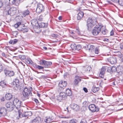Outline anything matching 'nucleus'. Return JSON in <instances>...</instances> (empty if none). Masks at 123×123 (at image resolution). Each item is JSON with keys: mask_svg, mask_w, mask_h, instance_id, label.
Wrapping results in <instances>:
<instances>
[{"mask_svg": "<svg viewBox=\"0 0 123 123\" xmlns=\"http://www.w3.org/2000/svg\"><path fill=\"white\" fill-rule=\"evenodd\" d=\"M97 22L96 20L93 18H89L87 21V25L88 30L92 28L97 24Z\"/></svg>", "mask_w": 123, "mask_h": 123, "instance_id": "f257e3e1", "label": "nucleus"}, {"mask_svg": "<svg viewBox=\"0 0 123 123\" xmlns=\"http://www.w3.org/2000/svg\"><path fill=\"white\" fill-rule=\"evenodd\" d=\"M102 27V26L101 25H96L92 30V33L93 35L95 36L98 35L100 32Z\"/></svg>", "mask_w": 123, "mask_h": 123, "instance_id": "f03ea898", "label": "nucleus"}, {"mask_svg": "<svg viewBox=\"0 0 123 123\" xmlns=\"http://www.w3.org/2000/svg\"><path fill=\"white\" fill-rule=\"evenodd\" d=\"M30 95V92L27 87H25L23 92V95L22 99L24 101L28 99V97Z\"/></svg>", "mask_w": 123, "mask_h": 123, "instance_id": "7ed1b4c3", "label": "nucleus"}, {"mask_svg": "<svg viewBox=\"0 0 123 123\" xmlns=\"http://www.w3.org/2000/svg\"><path fill=\"white\" fill-rule=\"evenodd\" d=\"M6 12V13H7L8 15L12 16L16 13L17 9L16 8L14 7L9 8V10H7Z\"/></svg>", "mask_w": 123, "mask_h": 123, "instance_id": "20e7f679", "label": "nucleus"}, {"mask_svg": "<svg viewBox=\"0 0 123 123\" xmlns=\"http://www.w3.org/2000/svg\"><path fill=\"white\" fill-rule=\"evenodd\" d=\"M6 106L7 108V110L9 111H13L15 107L14 105L11 102L6 103Z\"/></svg>", "mask_w": 123, "mask_h": 123, "instance_id": "39448f33", "label": "nucleus"}, {"mask_svg": "<svg viewBox=\"0 0 123 123\" xmlns=\"http://www.w3.org/2000/svg\"><path fill=\"white\" fill-rule=\"evenodd\" d=\"M32 115V112L30 111L24 112L23 113H22L21 112L20 113L19 112L18 113L19 117L20 118L23 117H27V118H28L29 116H31Z\"/></svg>", "mask_w": 123, "mask_h": 123, "instance_id": "423d86ee", "label": "nucleus"}, {"mask_svg": "<svg viewBox=\"0 0 123 123\" xmlns=\"http://www.w3.org/2000/svg\"><path fill=\"white\" fill-rule=\"evenodd\" d=\"M40 64L44 65L45 68L49 67L52 64V62H48L43 60H41L39 62Z\"/></svg>", "mask_w": 123, "mask_h": 123, "instance_id": "0eeeda50", "label": "nucleus"}, {"mask_svg": "<svg viewBox=\"0 0 123 123\" xmlns=\"http://www.w3.org/2000/svg\"><path fill=\"white\" fill-rule=\"evenodd\" d=\"M88 108L89 110L92 112H97L98 111L99 108L98 107H96L93 104H91L89 106Z\"/></svg>", "mask_w": 123, "mask_h": 123, "instance_id": "6e6552de", "label": "nucleus"}, {"mask_svg": "<svg viewBox=\"0 0 123 123\" xmlns=\"http://www.w3.org/2000/svg\"><path fill=\"white\" fill-rule=\"evenodd\" d=\"M12 103L17 108L20 107L21 105V102L17 98H14L13 101Z\"/></svg>", "mask_w": 123, "mask_h": 123, "instance_id": "1a4fd4ad", "label": "nucleus"}, {"mask_svg": "<svg viewBox=\"0 0 123 123\" xmlns=\"http://www.w3.org/2000/svg\"><path fill=\"white\" fill-rule=\"evenodd\" d=\"M67 97V95L64 92H61L60 93L59 96L58 97L57 100L61 101L62 99H65Z\"/></svg>", "mask_w": 123, "mask_h": 123, "instance_id": "9d476101", "label": "nucleus"}, {"mask_svg": "<svg viewBox=\"0 0 123 123\" xmlns=\"http://www.w3.org/2000/svg\"><path fill=\"white\" fill-rule=\"evenodd\" d=\"M44 7L42 4H39L37 5L36 12L38 13H40L41 12L44 11Z\"/></svg>", "mask_w": 123, "mask_h": 123, "instance_id": "9b49d317", "label": "nucleus"}, {"mask_svg": "<svg viewBox=\"0 0 123 123\" xmlns=\"http://www.w3.org/2000/svg\"><path fill=\"white\" fill-rule=\"evenodd\" d=\"M70 106L71 108L76 111H79L80 109L79 106L74 103L71 104Z\"/></svg>", "mask_w": 123, "mask_h": 123, "instance_id": "f8f14e48", "label": "nucleus"}, {"mask_svg": "<svg viewBox=\"0 0 123 123\" xmlns=\"http://www.w3.org/2000/svg\"><path fill=\"white\" fill-rule=\"evenodd\" d=\"M108 62L111 64H114L116 63L117 59L116 57H112L108 59Z\"/></svg>", "mask_w": 123, "mask_h": 123, "instance_id": "ddd939ff", "label": "nucleus"}, {"mask_svg": "<svg viewBox=\"0 0 123 123\" xmlns=\"http://www.w3.org/2000/svg\"><path fill=\"white\" fill-rule=\"evenodd\" d=\"M4 72L6 76L8 75L9 76H13L14 75V72L12 71H10L7 69H5Z\"/></svg>", "mask_w": 123, "mask_h": 123, "instance_id": "4468645a", "label": "nucleus"}, {"mask_svg": "<svg viewBox=\"0 0 123 123\" xmlns=\"http://www.w3.org/2000/svg\"><path fill=\"white\" fill-rule=\"evenodd\" d=\"M20 0H9L10 4L18 6L20 3Z\"/></svg>", "mask_w": 123, "mask_h": 123, "instance_id": "2eb2a0df", "label": "nucleus"}, {"mask_svg": "<svg viewBox=\"0 0 123 123\" xmlns=\"http://www.w3.org/2000/svg\"><path fill=\"white\" fill-rule=\"evenodd\" d=\"M41 123V118L38 117L31 120L29 123Z\"/></svg>", "mask_w": 123, "mask_h": 123, "instance_id": "dca6fc26", "label": "nucleus"}, {"mask_svg": "<svg viewBox=\"0 0 123 123\" xmlns=\"http://www.w3.org/2000/svg\"><path fill=\"white\" fill-rule=\"evenodd\" d=\"M106 69V67H104L102 68L99 74V76L101 78H104Z\"/></svg>", "mask_w": 123, "mask_h": 123, "instance_id": "f3484780", "label": "nucleus"}, {"mask_svg": "<svg viewBox=\"0 0 123 123\" xmlns=\"http://www.w3.org/2000/svg\"><path fill=\"white\" fill-rule=\"evenodd\" d=\"M95 48L94 46L89 44L86 45V46H85L86 49H88L89 51H90L91 52Z\"/></svg>", "mask_w": 123, "mask_h": 123, "instance_id": "a211bd4d", "label": "nucleus"}, {"mask_svg": "<svg viewBox=\"0 0 123 123\" xmlns=\"http://www.w3.org/2000/svg\"><path fill=\"white\" fill-rule=\"evenodd\" d=\"M6 110L5 108L2 107L0 109V114L3 115H6Z\"/></svg>", "mask_w": 123, "mask_h": 123, "instance_id": "6ab92c4d", "label": "nucleus"}, {"mask_svg": "<svg viewBox=\"0 0 123 123\" xmlns=\"http://www.w3.org/2000/svg\"><path fill=\"white\" fill-rule=\"evenodd\" d=\"M81 80L80 78L78 76L75 77L74 81V84L75 85H77L79 82Z\"/></svg>", "mask_w": 123, "mask_h": 123, "instance_id": "aec40b11", "label": "nucleus"}, {"mask_svg": "<svg viewBox=\"0 0 123 123\" xmlns=\"http://www.w3.org/2000/svg\"><path fill=\"white\" fill-rule=\"evenodd\" d=\"M67 84L66 82L65 81L63 82L62 81H61L59 82V85L60 87L62 88L63 87L65 86Z\"/></svg>", "mask_w": 123, "mask_h": 123, "instance_id": "412c9836", "label": "nucleus"}, {"mask_svg": "<svg viewBox=\"0 0 123 123\" xmlns=\"http://www.w3.org/2000/svg\"><path fill=\"white\" fill-rule=\"evenodd\" d=\"M84 13L82 11H80L78 13L77 16V19L78 20H80L83 17L84 15Z\"/></svg>", "mask_w": 123, "mask_h": 123, "instance_id": "4be33fe9", "label": "nucleus"}, {"mask_svg": "<svg viewBox=\"0 0 123 123\" xmlns=\"http://www.w3.org/2000/svg\"><path fill=\"white\" fill-rule=\"evenodd\" d=\"M23 27L22 28H21V27L19 26L18 27V30L19 31H23V32H26L28 31V30L25 27V26L23 25Z\"/></svg>", "mask_w": 123, "mask_h": 123, "instance_id": "5701e85b", "label": "nucleus"}, {"mask_svg": "<svg viewBox=\"0 0 123 123\" xmlns=\"http://www.w3.org/2000/svg\"><path fill=\"white\" fill-rule=\"evenodd\" d=\"M5 97L6 99L8 100H11L13 98L12 95L9 93L6 94L5 95Z\"/></svg>", "mask_w": 123, "mask_h": 123, "instance_id": "b1692460", "label": "nucleus"}, {"mask_svg": "<svg viewBox=\"0 0 123 123\" xmlns=\"http://www.w3.org/2000/svg\"><path fill=\"white\" fill-rule=\"evenodd\" d=\"M30 13L29 10L27 9L23 12H22V15L23 16L25 17L26 15H28Z\"/></svg>", "mask_w": 123, "mask_h": 123, "instance_id": "393cba45", "label": "nucleus"}, {"mask_svg": "<svg viewBox=\"0 0 123 123\" xmlns=\"http://www.w3.org/2000/svg\"><path fill=\"white\" fill-rule=\"evenodd\" d=\"M31 23L32 25L34 26H35L38 25L37 21L35 19H33L31 21Z\"/></svg>", "mask_w": 123, "mask_h": 123, "instance_id": "a878e982", "label": "nucleus"}, {"mask_svg": "<svg viewBox=\"0 0 123 123\" xmlns=\"http://www.w3.org/2000/svg\"><path fill=\"white\" fill-rule=\"evenodd\" d=\"M0 85L3 87H6L7 86V84L5 81L4 80L1 81L0 82Z\"/></svg>", "mask_w": 123, "mask_h": 123, "instance_id": "bb28decb", "label": "nucleus"}, {"mask_svg": "<svg viewBox=\"0 0 123 123\" xmlns=\"http://www.w3.org/2000/svg\"><path fill=\"white\" fill-rule=\"evenodd\" d=\"M85 68V71L87 72H89L91 71V67L87 65L86 66Z\"/></svg>", "mask_w": 123, "mask_h": 123, "instance_id": "cd10ccee", "label": "nucleus"}, {"mask_svg": "<svg viewBox=\"0 0 123 123\" xmlns=\"http://www.w3.org/2000/svg\"><path fill=\"white\" fill-rule=\"evenodd\" d=\"M66 94L67 96H70L72 95V92L71 91L68 89H67L66 90Z\"/></svg>", "mask_w": 123, "mask_h": 123, "instance_id": "c85d7f7f", "label": "nucleus"}, {"mask_svg": "<svg viewBox=\"0 0 123 123\" xmlns=\"http://www.w3.org/2000/svg\"><path fill=\"white\" fill-rule=\"evenodd\" d=\"M88 2L87 0H82L81 2L82 4L84 5H86L88 6Z\"/></svg>", "mask_w": 123, "mask_h": 123, "instance_id": "c756f323", "label": "nucleus"}, {"mask_svg": "<svg viewBox=\"0 0 123 123\" xmlns=\"http://www.w3.org/2000/svg\"><path fill=\"white\" fill-rule=\"evenodd\" d=\"M76 44L75 43H73L70 46V47L73 50H76Z\"/></svg>", "mask_w": 123, "mask_h": 123, "instance_id": "7c9ffc66", "label": "nucleus"}, {"mask_svg": "<svg viewBox=\"0 0 123 123\" xmlns=\"http://www.w3.org/2000/svg\"><path fill=\"white\" fill-rule=\"evenodd\" d=\"M47 24H45L43 23H41L40 24L39 26L41 27H46L47 26Z\"/></svg>", "mask_w": 123, "mask_h": 123, "instance_id": "2f4dec72", "label": "nucleus"}, {"mask_svg": "<svg viewBox=\"0 0 123 123\" xmlns=\"http://www.w3.org/2000/svg\"><path fill=\"white\" fill-rule=\"evenodd\" d=\"M99 90V88L98 87H93L92 90L93 91V92L95 93L98 91Z\"/></svg>", "mask_w": 123, "mask_h": 123, "instance_id": "473e14b6", "label": "nucleus"}, {"mask_svg": "<svg viewBox=\"0 0 123 123\" xmlns=\"http://www.w3.org/2000/svg\"><path fill=\"white\" fill-rule=\"evenodd\" d=\"M111 72L112 73L113 72H115L117 70V68L115 66L111 67Z\"/></svg>", "mask_w": 123, "mask_h": 123, "instance_id": "72a5a7b5", "label": "nucleus"}, {"mask_svg": "<svg viewBox=\"0 0 123 123\" xmlns=\"http://www.w3.org/2000/svg\"><path fill=\"white\" fill-rule=\"evenodd\" d=\"M26 61L29 64H32L33 63V62L32 61L30 58H28L27 59H26Z\"/></svg>", "mask_w": 123, "mask_h": 123, "instance_id": "f704fd0d", "label": "nucleus"}, {"mask_svg": "<svg viewBox=\"0 0 123 123\" xmlns=\"http://www.w3.org/2000/svg\"><path fill=\"white\" fill-rule=\"evenodd\" d=\"M18 57L22 60H24L25 59V57L24 55H19Z\"/></svg>", "mask_w": 123, "mask_h": 123, "instance_id": "c9c22d12", "label": "nucleus"}, {"mask_svg": "<svg viewBox=\"0 0 123 123\" xmlns=\"http://www.w3.org/2000/svg\"><path fill=\"white\" fill-rule=\"evenodd\" d=\"M111 67H108L107 68V71L108 72L110 73H112L111 70Z\"/></svg>", "mask_w": 123, "mask_h": 123, "instance_id": "e433bc0d", "label": "nucleus"}, {"mask_svg": "<svg viewBox=\"0 0 123 123\" xmlns=\"http://www.w3.org/2000/svg\"><path fill=\"white\" fill-rule=\"evenodd\" d=\"M21 24V23L20 22H18L15 25L14 27L16 28H18V27L20 26V25Z\"/></svg>", "mask_w": 123, "mask_h": 123, "instance_id": "4c0bfd02", "label": "nucleus"}, {"mask_svg": "<svg viewBox=\"0 0 123 123\" xmlns=\"http://www.w3.org/2000/svg\"><path fill=\"white\" fill-rule=\"evenodd\" d=\"M83 105L86 107H88V102L86 101H85L83 103Z\"/></svg>", "mask_w": 123, "mask_h": 123, "instance_id": "58836bf2", "label": "nucleus"}, {"mask_svg": "<svg viewBox=\"0 0 123 123\" xmlns=\"http://www.w3.org/2000/svg\"><path fill=\"white\" fill-rule=\"evenodd\" d=\"M95 52L96 54H98L99 52V49L97 48H96L95 50Z\"/></svg>", "mask_w": 123, "mask_h": 123, "instance_id": "ea45409f", "label": "nucleus"}, {"mask_svg": "<svg viewBox=\"0 0 123 123\" xmlns=\"http://www.w3.org/2000/svg\"><path fill=\"white\" fill-rule=\"evenodd\" d=\"M53 119L51 118V119L50 118H49L46 119V122L47 123H50L52 122V120Z\"/></svg>", "mask_w": 123, "mask_h": 123, "instance_id": "a19ab883", "label": "nucleus"}, {"mask_svg": "<svg viewBox=\"0 0 123 123\" xmlns=\"http://www.w3.org/2000/svg\"><path fill=\"white\" fill-rule=\"evenodd\" d=\"M77 121L76 120L74 119H73L70 120V123H76Z\"/></svg>", "mask_w": 123, "mask_h": 123, "instance_id": "79ce46f5", "label": "nucleus"}, {"mask_svg": "<svg viewBox=\"0 0 123 123\" xmlns=\"http://www.w3.org/2000/svg\"><path fill=\"white\" fill-rule=\"evenodd\" d=\"M76 50H80L81 48V46L80 45H76Z\"/></svg>", "mask_w": 123, "mask_h": 123, "instance_id": "37998d69", "label": "nucleus"}, {"mask_svg": "<svg viewBox=\"0 0 123 123\" xmlns=\"http://www.w3.org/2000/svg\"><path fill=\"white\" fill-rule=\"evenodd\" d=\"M11 84L12 85H13L14 86H16V87H17L18 86V84H17L14 81L12 82Z\"/></svg>", "mask_w": 123, "mask_h": 123, "instance_id": "c03bdc74", "label": "nucleus"}, {"mask_svg": "<svg viewBox=\"0 0 123 123\" xmlns=\"http://www.w3.org/2000/svg\"><path fill=\"white\" fill-rule=\"evenodd\" d=\"M80 123H87L85 119H82L81 120Z\"/></svg>", "mask_w": 123, "mask_h": 123, "instance_id": "a18cd8bd", "label": "nucleus"}, {"mask_svg": "<svg viewBox=\"0 0 123 123\" xmlns=\"http://www.w3.org/2000/svg\"><path fill=\"white\" fill-rule=\"evenodd\" d=\"M18 40L16 39H14L13 40V44H15L16 43Z\"/></svg>", "mask_w": 123, "mask_h": 123, "instance_id": "49530a36", "label": "nucleus"}, {"mask_svg": "<svg viewBox=\"0 0 123 123\" xmlns=\"http://www.w3.org/2000/svg\"><path fill=\"white\" fill-rule=\"evenodd\" d=\"M118 102H119V104L118 105H123V99L121 101H119Z\"/></svg>", "mask_w": 123, "mask_h": 123, "instance_id": "de8ad7c7", "label": "nucleus"}, {"mask_svg": "<svg viewBox=\"0 0 123 123\" xmlns=\"http://www.w3.org/2000/svg\"><path fill=\"white\" fill-rule=\"evenodd\" d=\"M37 68L39 69L40 70L43 69L44 68V67H43L39 65H38Z\"/></svg>", "mask_w": 123, "mask_h": 123, "instance_id": "09e8293b", "label": "nucleus"}, {"mask_svg": "<svg viewBox=\"0 0 123 123\" xmlns=\"http://www.w3.org/2000/svg\"><path fill=\"white\" fill-rule=\"evenodd\" d=\"M120 48L121 49H123V43H122L120 44Z\"/></svg>", "mask_w": 123, "mask_h": 123, "instance_id": "8fccbe9b", "label": "nucleus"}, {"mask_svg": "<svg viewBox=\"0 0 123 123\" xmlns=\"http://www.w3.org/2000/svg\"><path fill=\"white\" fill-rule=\"evenodd\" d=\"M114 31L113 30H112L110 32V35L111 36H114Z\"/></svg>", "mask_w": 123, "mask_h": 123, "instance_id": "3c124183", "label": "nucleus"}, {"mask_svg": "<svg viewBox=\"0 0 123 123\" xmlns=\"http://www.w3.org/2000/svg\"><path fill=\"white\" fill-rule=\"evenodd\" d=\"M3 67L1 64H0V73L2 71Z\"/></svg>", "mask_w": 123, "mask_h": 123, "instance_id": "603ef678", "label": "nucleus"}, {"mask_svg": "<svg viewBox=\"0 0 123 123\" xmlns=\"http://www.w3.org/2000/svg\"><path fill=\"white\" fill-rule=\"evenodd\" d=\"M112 1L115 3L119 2V0H111Z\"/></svg>", "mask_w": 123, "mask_h": 123, "instance_id": "864d4df0", "label": "nucleus"}, {"mask_svg": "<svg viewBox=\"0 0 123 123\" xmlns=\"http://www.w3.org/2000/svg\"><path fill=\"white\" fill-rule=\"evenodd\" d=\"M13 35H17L18 34V32L17 31H15L13 32Z\"/></svg>", "mask_w": 123, "mask_h": 123, "instance_id": "5fc2aeb1", "label": "nucleus"}, {"mask_svg": "<svg viewBox=\"0 0 123 123\" xmlns=\"http://www.w3.org/2000/svg\"><path fill=\"white\" fill-rule=\"evenodd\" d=\"M83 89L85 92L87 93L88 92L87 89L86 88L84 87Z\"/></svg>", "mask_w": 123, "mask_h": 123, "instance_id": "6e6d98bb", "label": "nucleus"}, {"mask_svg": "<svg viewBox=\"0 0 123 123\" xmlns=\"http://www.w3.org/2000/svg\"><path fill=\"white\" fill-rule=\"evenodd\" d=\"M15 82L16 83V84H18V82H19V80L18 79H16L15 80Z\"/></svg>", "mask_w": 123, "mask_h": 123, "instance_id": "4d7b16f0", "label": "nucleus"}, {"mask_svg": "<svg viewBox=\"0 0 123 123\" xmlns=\"http://www.w3.org/2000/svg\"><path fill=\"white\" fill-rule=\"evenodd\" d=\"M51 36L52 37H57L58 36V35H57L53 34H52Z\"/></svg>", "mask_w": 123, "mask_h": 123, "instance_id": "13d9d810", "label": "nucleus"}, {"mask_svg": "<svg viewBox=\"0 0 123 123\" xmlns=\"http://www.w3.org/2000/svg\"><path fill=\"white\" fill-rule=\"evenodd\" d=\"M34 100L37 103H39L37 99L35 98L34 99Z\"/></svg>", "mask_w": 123, "mask_h": 123, "instance_id": "bf43d9fd", "label": "nucleus"}, {"mask_svg": "<svg viewBox=\"0 0 123 123\" xmlns=\"http://www.w3.org/2000/svg\"><path fill=\"white\" fill-rule=\"evenodd\" d=\"M75 31L76 32H77L78 34H80V32L79 31L78 29H76Z\"/></svg>", "mask_w": 123, "mask_h": 123, "instance_id": "052dcab7", "label": "nucleus"}, {"mask_svg": "<svg viewBox=\"0 0 123 123\" xmlns=\"http://www.w3.org/2000/svg\"><path fill=\"white\" fill-rule=\"evenodd\" d=\"M33 66L34 67L37 68V66H38V65H37L35 64H34L33 65Z\"/></svg>", "mask_w": 123, "mask_h": 123, "instance_id": "680f3d73", "label": "nucleus"}, {"mask_svg": "<svg viewBox=\"0 0 123 123\" xmlns=\"http://www.w3.org/2000/svg\"><path fill=\"white\" fill-rule=\"evenodd\" d=\"M102 33L104 34H106V31L105 30L103 31H102Z\"/></svg>", "mask_w": 123, "mask_h": 123, "instance_id": "e2e57ef3", "label": "nucleus"}, {"mask_svg": "<svg viewBox=\"0 0 123 123\" xmlns=\"http://www.w3.org/2000/svg\"><path fill=\"white\" fill-rule=\"evenodd\" d=\"M3 5L2 2L0 1V8H1L2 6Z\"/></svg>", "mask_w": 123, "mask_h": 123, "instance_id": "0e129e2a", "label": "nucleus"}, {"mask_svg": "<svg viewBox=\"0 0 123 123\" xmlns=\"http://www.w3.org/2000/svg\"><path fill=\"white\" fill-rule=\"evenodd\" d=\"M9 43L11 44H12V43L13 44V40H11L9 42Z\"/></svg>", "mask_w": 123, "mask_h": 123, "instance_id": "69168bd1", "label": "nucleus"}, {"mask_svg": "<svg viewBox=\"0 0 123 123\" xmlns=\"http://www.w3.org/2000/svg\"><path fill=\"white\" fill-rule=\"evenodd\" d=\"M111 84L113 85H114V86L116 85L115 84V82L114 81H112V82Z\"/></svg>", "mask_w": 123, "mask_h": 123, "instance_id": "338daca9", "label": "nucleus"}, {"mask_svg": "<svg viewBox=\"0 0 123 123\" xmlns=\"http://www.w3.org/2000/svg\"><path fill=\"white\" fill-rule=\"evenodd\" d=\"M2 56H4V57H6V55L5 54V53H2Z\"/></svg>", "mask_w": 123, "mask_h": 123, "instance_id": "774afa93", "label": "nucleus"}]
</instances>
